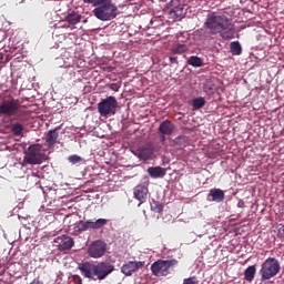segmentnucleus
<instances>
[{
    "instance_id": "39448f33",
    "label": "nucleus",
    "mask_w": 284,
    "mask_h": 284,
    "mask_svg": "<svg viewBox=\"0 0 284 284\" xmlns=\"http://www.w3.org/2000/svg\"><path fill=\"white\" fill-rule=\"evenodd\" d=\"M281 272V264H278V260L274 257H268L262 264L260 270V275L262 281H270V278H274L276 274Z\"/></svg>"
},
{
    "instance_id": "72a5a7b5",
    "label": "nucleus",
    "mask_w": 284,
    "mask_h": 284,
    "mask_svg": "<svg viewBox=\"0 0 284 284\" xmlns=\"http://www.w3.org/2000/svg\"><path fill=\"white\" fill-rule=\"evenodd\" d=\"M170 62L171 63H176V57H170Z\"/></svg>"
},
{
    "instance_id": "393cba45",
    "label": "nucleus",
    "mask_w": 284,
    "mask_h": 284,
    "mask_svg": "<svg viewBox=\"0 0 284 284\" xmlns=\"http://www.w3.org/2000/svg\"><path fill=\"white\" fill-rule=\"evenodd\" d=\"M186 47L185 44H176L175 48L173 49V52L175 54H183V52H185Z\"/></svg>"
},
{
    "instance_id": "f257e3e1",
    "label": "nucleus",
    "mask_w": 284,
    "mask_h": 284,
    "mask_svg": "<svg viewBox=\"0 0 284 284\" xmlns=\"http://www.w3.org/2000/svg\"><path fill=\"white\" fill-rule=\"evenodd\" d=\"M204 28L210 30L211 34H220L224 41L234 39L236 34L234 26L232 24V19L216 13L206 16Z\"/></svg>"
},
{
    "instance_id": "2f4dec72",
    "label": "nucleus",
    "mask_w": 284,
    "mask_h": 284,
    "mask_svg": "<svg viewBox=\"0 0 284 284\" xmlns=\"http://www.w3.org/2000/svg\"><path fill=\"white\" fill-rule=\"evenodd\" d=\"M119 84H116V83H112L111 84V90H113V92H119Z\"/></svg>"
},
{
    "instance_id": "cd10ccee",
    "label": "nucleus",
    "mask_w": 284,
    "mask_h": 284,
    "mask_svg": "<svg viewBox=\"0 0 284 284\" xmlns=\"http://www.w3.org/2000/svg\"><path fill=\"white\" fill-rule=\"evenodd\" d=\"M183 284H199V278L196 276L184 278Z\"/></svg>"
},
{
    "instance_id": "f03ea898",
    "label": "nucleus",
    "mask_w": 284,
    "mask_h": 284,
    "mask_svg": "<svg viewBox=\"0 0 284 284\" xmlns=\"http://www.w3.org/2000/svg\"><path fill=\"white\" fill-rule=\"evenodd\" d=\"M78 270L84 278L90 281H105L114 272V265L108 261L104 262H82Z\"/></svg>"
},
{
    "instance_id": "f3484780",
    "label": "nucleus",
    "mask_w": 284,
    "mask_h": 284,
    "mask_svg": "<svg viewBox=\"0 0 284 284\" xmlns=\"http://www.w3.org/2000/svg\"><path fill=\"white\" fill-rule=\"evenodd\" d=\"M27 121H12L10 120V132L13 134V136H23V131L26 130V126H23V123Z\"/></svg>"
},
{
    "instance_id": "f704fd0d",
    "label": "nucleus",
    "mask_w": 284,
    "mask_h": 284,
    "mask_svg": "<svg viewBox=\"0 0 284 284\" xmlns=\"http://www.w3.org/2000/svg\"><path fill=\"white\" fill-rule=\"evenodd\" d=\"M165 136H168V134H162L161 135V143H165Z\"/></svg>"
},
{
    "instance_id": "a878e982",
    "label": "nucleus",
    "mask_w": 284,
    "mask_h": 284,
    "mask_svg": "<svg viewBox=\"0 0 284 284\" xmlns=\"http://www.w3.org/2000/svg\"><path fill=\"white\" fill-rule=\"evenodd\" d=\"M59 28H63L64 30H74V27H71L68 21H65V18L59 22Z\"/></svg>"
},
{
    "instance_id": "9b49d317",
    "label": "nucleus",
    "mask_w": 284,
    "mask_h": 284,
    "mask_svg": "<svg viewBox=\"0 0 284 284\" xmlns=\"http://www.w3.org/2000/svg\"><path fill=\"white\" fill-rule=\"evenodd\" d=\"M150 193V190L148 189V184H138L133 189V196L139 201L138 207H141L145 201H148V194Z\"/></svg>"
},
{
    "instance_id": "4be33fe9",
    "label": "nucleus",
    "mask_w": 284,
    "mask_h": 284,
    "mask_svg": "<svg viewBox=\"0 0 284 284\" xmlns=\"http://www.w3.org/2000/svg\"><path fill=\"white\" fill-rule=\"evenodd\" d=\"M254 276H256V266L251 265L244 271V278L248 283H252V281H254Z\"/></svg>"
},
{
    "instance_id": "1a4fd4ad",
    "label": "nucleus",
    "mask_w": 284,
    "mask_h": 284,
    "mask_svg": "<svg viewBox=\"0 0 284 284\" xmlns=\"http://www.w3.org/2000/svg\"><path fill=\"white\" fill-rule=\"evenodd\" d=\"M110 223V220L108 219H98L95 221L87 220V221H79L75 224L78 234H81L83 232H88L90 230H101V227H105Z\"/></svg>"
},
{
    "instance_id": "c85d7f7f",
    "label": "nucleus",
    "mask_w": 284,
    "mask_h": 284,
    "mask_svg": "<svg viewBox=\"0 0 284 284\" xmlns=\"http://www.w3.org/2000/svg\"><path fill=\"white\" fill-rule=\"evenodd\" d=\"M69 161H70V163L75 165V163H81V156H79V155H71V156H69Z\"/></svg>"
},
{
    "instance_id": "473e14b6",
    "label": "nucleus",
    "mask_w": 284,
    "mask_h": 284,
    "mask_svg": "<svg viewBox=\"0 0 284 284\" xmlns=\"http://www.w3.org/2000/svg\"><path fill=\"white\" fill-rule=\"evenodd\" d=\"M184 139L185 138H183V136L175 138L174 143H179L180 141H183Z\"/></svg>"
},
{
    "instance_id": "b1692460",
    "label": "nucleus",
    "mask_w": 284,
    "mask_h": 284,
    "mask_svg": "<svg viewBox=\"0 0 284 284\" xmlns=\"http://www.w3.org/2000/svg\"><path fill=\"white\" fill-rule=\"evenodd\" d=\"M205 105V98H195L192 101V106L194 110H201Z\"/></svg>"
},
{
    "instance_id": "4468645a",
    "label": "nucleus",
    "mask_w": 284,
    "mask_h": 284,
    "mask_svg": "<svg viewBox=\"0 0 284 284\" xmlns=\"http://www.w3.org/2000/svg\"><path fill=\"white\" fill-rule=\"evenodd\" d=\"M141 267H143V262L130 261L122 265L121 272L124 276H132L134 272H139Z\"/></svg>"
},
{
    "instance_id": "f8f14e48",
    "label": "nucleus",
    "mask_w": 284,
    "mask_h": 284,
    "mask_svg": "<svg viewBox=\"0 0 284 284\" xmlns=\"http://www.w3.org/2000/svg\"><path fill=\"white\" fill-rule=\"evenodd\" d=\"M132 154L138 156V159H142V161H150V159H152V154H154V148L152 144H145L133 150Z\"/></svg>"
},
{
    "instance_id": "9d476101",
    "label": "nucleus",
    "mask_w": 284,
    "mask_h": 284,
    "mask_svg": "<svg viewBox=\"0 0 284 284\" xmlns=\"http://www.w3.org/2000/svg\"><path fill=\"white\" fill-rule=\"evenodd\" d=\"M108 251V244L102 240L93 241L88 247V255L91 258H102Z\"/></svg>"
},
{
    "instance_id": "ddd939ff",
    "label": "nucleus",
    "mask_w": 284,
    "mask_h": 284,
    "mask_svg": "<svg viewBox=\"0 0 284 284\" xmlns=\"http://www.w3.org/2000/svg\"><path fill=\"white\" fill-rule=\"evenodd\" d=\"M54 245L60 250V252H65L74 247V240L69 235H61L54 240Z\"/></svg>"
},
{
    "instance_id": "bb28decb",
    "label": "nucleus",
    "mask_w": 284,
    "mask_h": 284,
    "mask_svg": "<svg viewBox=\"0 0 284 284\" xmlns=\"http://www.w3.org/2000/svg\"><path fill=\"white\" fill-rule=\"evenodd\" d=\"M163 204L156 203L155 205L151 206L152 212H155L156 214H161L163 212Z\"/></svg>"
},
{
    "instance_id": "7ed1b4c3",
    "label": "nucleus",
    "mask_w": 284,
    "mask_h": 284,
    "mask_svg": "<svg viewBox=\"0 0 284 284\" xmlns=\"http://www.w3.org/2000/svg\"><path fill=\"white\" fill-rule=\"evenodd\" d=\"M0 116H8L12 121H29L30 111L21 109V101L19 99L9 98L0 103Z\"/></svg>"
},
{
    "instance_id": "c756f323",
    "label": "nucleus",
    "mask_w": 284,
    "mask_h": 284,
    "mask_svg": "<svg viewBox=\"0 0 284 284\" xmlns=\"http://www.w3.org/2000/svg\"><path fill=\"white\" fill-rule=\"evenodd\" d=\"M73 282L75 284H83V278H81L79 275H73Z\"/></svg>"
},
{
    "instance_id": "20e7f679",
    "label": "nucleus",
    "mask_w": 284,
    "mask_h": 284,
    "mask_svg": "<svg viewBox=\"0 0 284 284\" xmlns=\"http://www.w3.org/2000/svg\"><path fill=\"white\" fill-rule=\"evenodd\" d=\"M93 7V16L99 21H112L119 17V7L112 0H99Z\"/></svg>"
},
{
    "instance_id": "a211bd4d",
    "label": "nucleus",
    "mask_w": 284,
    "mask_h": 284,
    "mask_svg": "<svg viewBox=\"0 0 284 284\" xmlns=\"http://www.w3.org/2000/svg\"><path fill=\"white\" fill-rule=\"evenodd\" d=\"M173 132H174V123H172V121L164 120L161 122L159 126L160 134H166V136H170L172 135Z\"/></svg>"
},
{
    "instance_id": "2eb2a0df",
    "label": "nucleus",
    "mask_w": 284,
    "mask_h": 284,
    "mask_svg": "<svg viewBox=\"0 0 284 284\" xmlns=\"http://www.w3.org/2000/svg\"><path fill=\"white\" fill-rule=\"evenodd\" d=\"M59 129L49 130L45 135V143L49 149L54 148L59 143Z\"/></svg>"
},
{
    "instance_id": "7c9ffc66",
    "label": "nucleus",
    "mask_w": 284,
    "mask_h": 284,
    "mask_svg": "<svg viewBox=\"0 0 284 284\" xmlns=\"http://www.w3.org/2000/svg\"><path fill=\"white\" fill-rule=\"evenodd\" d=\"M83 3H89L90 6H94L98 3L99 0H82Z\"/></svg>"
},
{
    "instance_id": "dca6fc26",
    "label": "nucleus",
    "mask_w": 284,
    "mask_h": 284,
    "mask_svg": "<svg viewBox=\"0 0 284 284\" xmlns=\"http://www.w3.org/2000/svg\"><path fill=\"white\" fill-rule=\"evenodd\" d=\"M207 201L223 203V201H225V192L221 189H212L207 194Z\"/></svg>"
},
{
    "instance_id": "6ab92c4d",
    "label": "nucleus",
    "mask_w": 284,
    "mask_h": 284,
    "mask_svg": "<svg viewBox=\"0 0 284 284\" xmlns=\"http://www.w3.org/2000/svg\"><path fill=\"white\" fill-rule=\"evenodd\" d=\"M64 19L71 28H74V26H77L78 23H81L82 17H81V13L71 11L64 17Z\"/></svg>"
},
{
    "instance_id": "412c9836",
    "label": "nucleus",
    "mask_w": 284,
    "mask_h": 284,
    "mask_svg": "<svg viewBox=\"0 0 284 284\" xmlns=\"http://www.w3.org/2000/svg\"><path fill=\"white\" fill-rule=\"evenodd\" d=\"M230 51L233 57H241L243 54V47H241V42L233 41L230 43Z\"/></svg>"
},
{
    "instance_id": "423d86ee",
    "label": "nucleus",
    "mask_w": 284,
    "mask_h": 284,
    "mask_svg": "<svg viewBox=\"0 0 284 284\" xmlns=\"http://www.w3.org/2000/svg\"><path fill=\"white\" fill-rule=\"evenodd\" d=\"M24 163L28 165H41L43 163V146L41 144H31L24 152Z\"/></svg>"
},
{
    "instance_id": "5701e85b",
    "label": "nucleus",
    "mask_w": 284,
    "mask_h": 284,
    "mask_svg": "<svg viewBox=\"0 0 284 284\" xmlns=\"http://www.w3.org/2000/svg\"><path fill=\"white\" fill-rule=\"evenodd\" d=\"M189 65H192L193 68H201L203 65V59L191 55L187 60Z\"/></svg>"
},
{
    "instance_id": "aec40b11",
    "label": "nucleus",
    "mask_w": 284,
    "mask_h": 284,
    "mask_svg": "<svg viewBox=\"0 0 284 284\" xmlns=\"http://www.w3.org/2000/svg\"><path fill=\"white\" fill-rule=\"evenodd\" d=\"M148 174L151 179H161L165 175V169L161 166H150L148 169Z\"/></svg>"
},
{
    "instance_id": "6e6552de",
    "label": "nucleus",
    "mask_w": 284,
    "mask_h": 284,
    "mask_svg": "<svg viewBox=\"0 0 284 284\" xmlns=\"http://www.w3.org/2000/svg\"><path fill=\"white\" fill-rule=\"evenodd\" d=\"M116 108H119V102L111 95L101 100L98 104V112L101 116H110L116 114Z\"/></svg>"
},
{
    "instance_id": "0eeeda50",
    "label": "nucleus",
    "mask_w": 284,
    "mask_h": 284,
    "mask_svg": "<svg viewBox=\"0 0 284 284\" xmlns=\"http://www.w3.org/2000/svg\"><path fill=\"white\" fill-rule=\"evenodd\" d=\"M175 265H179L176 260H158L151 265V272L154 276H168Z\"/></svg>"
}]
</instances>
